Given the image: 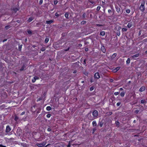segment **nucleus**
<instances>
[{
  "mask_svg": "<svg viewBox=\"0 0 147 147\" xmlns=\"http://www.w3.org/2000/svg\"><path fill=\"white\" fill-rule=\"evenodd\" d=\"M145 1H143L141 3V5L139 9L142 12H144L145 10V8L144 6Z\"/></svg>",
  "mask_w": 147,
  "mask_h": 147,
  "instance_id": "f257e3e1",
  "label": "nucleus"
},
{
  "mask_svg": "<svg viewBox=\"0 0 147 147\" xmlns=\"http://www.w3.org/2000/svg\"><path fill=\"white\" fill-rule=\"evenodd\" d=\"M98 115V112L96 110H95L92 112V115L93 116L94 119L97 118Z\"/></svg>",
  "mask_w": 147,
  "mask_h": 147,
  "instance_id": "f03ea898",
  "label": "nucleus"
},
{
  "mask_svg": "<svg viewBox=\"0 0 147 147\" xmlns=\"http://www.w3.org/2000/svg\"><path fill=\"white\" fill-rule=\"evenodd\" d=\"M46 144V143L45 142H43L41 144H37L36 145L39 147H47L48 145H49L50 144H48L47 145L43 147L44 146H45Z\"/></svg>",
  "mask_w": 147,
  "mask_h": 147,
  "instance_id": "7ed1b4c3",
  "label": "nucleus"
},
{
  "mask_svg": "<svg viewBox=\"0 0 147 147\" xmlns=\"http://www.w3.org/2000/svg\"><path fill=\"white\" fill-rule=\"evenodd\" d=\"M94 78L96 79H99L100 77V76L99 73L98 72H96L94 74Z\"/></svg>",
  "mask_w": 147,
  "mask_h": 147,
  "instance_id": "20e7f679",
  "label": "nucleus"
},
{
  "mask_svg": "<svg viewBox=\"0 0 147 147\" xmlns=\"http://www.w3.org/2000/svg\"><path fill=\"white\" fill-rule=\"evenodd\" d=\"M101 50L103 53L106 52V50L104 46H102L101 47Z\"/></svg>",
  "mask_w": 147,
  "mask_h": 147,
  "instance_id": "39448f33",
  "label": "nucleus"
},
{
  "mask_svg": "<svg viewBox=\"0 0 147 147\" xmlns=\"http://www.w3.org/2000/svg\"><path fill=\"white\" fill-rule=\"evenodd\" d=\"M115 7L117 12L118 13H119L120 11V7H118L117 5H115Z\"/></svg>",
  "mask_w": 147,
  "mask_h": 147,
  "instance_id": "423d86ee",
  "label": "nucleus"
},
{
  "mask_svg": "<svg viewBox=\"0 0 147 147\" xmlns=\"http://www.w3.org/2000/svg\"><path fill=\"white\" fill-rule=\"evenodd\" d=\"M11 130V129L9 126H7L6 127V132H9Z\"/></svg>",
  "mask_w": 147,
  "mask_h": 147,
  "instance_id": "0eeeda50",
  "label": "nucleus"
},
{
  "mask_svg": "<svg viewBox=\"0 0 147 147\" xmlns=\"http://www.w3.org/2000/svg\"><path fill=\"white\" fill-rule=\"evenodd\" d=\"M38 79V77H37L35 76L33 78V79H32V81L33 82H34L36 80Z\"/></svg>",
  "mask_w": 147,
  "mask_h": 147,
  "instance_id": "6e6552de",
  "label": "nucleus"
},
{
  "mask_svg": "<svg viewBox=\"0 0 147 147\" xmlns=\"http://www.w3.org/2000/svg\"><path fill=\"white\" fill-rule=\"evenodd\" d=\"M145 87L143 86L142 87L139 89V91L140 92H143L145 90Z\"/></svg>",
  "mask_w": 147,
  "mask_h": 147,
  "instance_id": "1a4fd4ad",
  "label": "nucleus"
},
{
  "mask_svg": "<svg viewBox=\"0 0 147 147\" xmlns=\"http://www.w3.org/2000/svg\"><path fill=\"white\" fill-rule=\"evenodd\" d=\"M139 56V53L136 54L135 55H133L132 56L133 58H136L138 57Z\"/></svg>",
  "mask_w": 147,
  "mask_h": 147,
  "instance_id": "9d476101",
  "label": "nucleus"
},
{
  "mask_svg": "<svg viewBox=\"0 0 147 147\" xmlns=\"http://www.w3.org/2000/svg\"><path fill=\"white\" fill-rule=\"evenodd\" d=\"M132 25V22L129 23L128 24L127 26L128 28H130L131 27Z\"/></svg>",
  "mask_w": 147,
  "mask_h": 147,
  "instance_id": "9b49d317",
  "label": "nucleus"
},
{
  "mask_svg": "<svg viewBox=\"0 0 147 147\" xmlns=\"http://www.w3.org/2000/svg\"><path fill=\"white\" fill-rule=\"evenodd\" d=\"M120 68V67H117L113 70L114 72H116L119 70Z\"/></svg>",
  "mask_w": 147,
  "mask_h": 147,
  "instance_id": "f8f14e48",
  "label": "nucleus"
},
{
  "mask_svg": "<svg viewBox=\"0 0 147 147\" xmlns=\"http://www.w3.org/2000/svg\"><path fill=\"white\" fill-rule=\"evenodd\" d=\"M53 22V21L52 20L47 21L46 22V23L47 24H50L52 23Z\"/></svg>",
  "mask_w": 147,
  "mask_h": 147,
  "instance_id": "ddd939ff",
  "label": "nucleus"
},
{
  "mask_svg": "<svg viewBox=\"0 0 147 147\" xmlns=\"http://www.w3.org/2000/svg\"><path fill=\"white\" fill-rule=\"evenodd\" d=\"M117 55V54L116 53H114L112 56L111 58L113 59L115 58V57Z\"/></svg>",
  "mask_w": 147,
  "mask_h": 147,
  "instance_id": "4468645a",
  "label": "nucleus"
},
{
  "mask_svg": "<svg viewBox=\"0 0 147 147\" xmlns=\"http://www.w3.org/2000/svg\"><path fill=\"white\" fill-rule=\"evenodd\" d=\"M130 61V59L129 58H128L127 59V60L126 61V63L127 64H129Z\"/></svg>",
  "mask_w": 147,
  "mask_h": 147,
  "instance_id": "2eb2a0df",
  "label": "nucleus"
},
{
  "mask_svg": "<svg viewBox=\"0 0 147 147\" xmlns=\"http://www.w3.org/2000/svg\"><path fill=\"white\" fill-rule=\"evenodd\" d=\"M125 94V92H121L120 94V95L122 96L123 97L124 96Z\"/></svg>",
  "mask_w": 147,
  "mask_h": 147,
  "instance_id": "dca6fc26",
  "label": "nucleus"
},
{
  "mask_svg": "<svg viewBox=\"0 0 147 147\" xmlns=\"http://www.w3.org/2000/svg\"><path fill=\"white\" fill-rule=\"evenodd\" d=\"M105 34V32L104 31H101L100 32V35L102 36H104Z\"/></svg>",
  "mask_w": 147,
  "mask_h": 147,
  "instance_id": "f3484780",
  "label": "nucleus"
},
{
  "mask_svg": "<svg viewBox=\"0 0 147 147\" xmlns=\"http://www.w3.org/2000/svg\"><path fill=\"white\" fill-rule=\"evenodd\" d=\"M33 18L32 17H30L29 18V19L28 20V22H30L32 21L33 20Z\"/></svg>",
  "mask_w": 147,
  "mask_h": 147,
  "instance_id": "a211bd4d",
  "label": "nucleus"
},
{
  "mask_svg": "<svg viewBox=\"0 0 147 147\" xmlns=\"http://www.w3.org/2000/svg\"><path fill=\"white\" fill-rule=\"evenodd\" d=\"M46 109L47 111H49L51 109V108L50 106H47L46 108Z\"/></svg>",
  "mask_w": 147,
  "mask_h": 147,
  "instance_id": "6ab92c4d",
  "label": "nucleus"
},
{
  "mask_svg": "<svg viewBox=\"0 0 147 147\" xmlns=\"http://www.w3.org/2000/svg\"><path fill=\"white\" fill-rule=\"evenodd\" d=\"M96 123L95 121H94L92 122V125L93 126H96Z\"/></svg>",
  "mask_w": 147,
  "mask_h": 147,
  "instance_id": "aec40b11",
  "label": "nucleus"
},
{
  "mask_svg": "<svg viewBox=\"0 0 147 147\" xmlns=\"http://www.w3.org/2000/svg\"><path fill=\"white\" fill-rule=\"evenodd\" d=\"M49 40V39L48 38H46L45 40V42L46 43L48 42Z\"/></svg>",
  "mask_w": 147,
  "mask_h": 147,
  "instance_id": "412c9836",
  "label": "nucleus"
},
{
  "mask_svg": "<svg viewBox=\"0 0 147 147\" xmlns=\"http://www.w3.org/2000/svg\"><path fill=\"white\" fill-rule=\"evenodd\" d=\"M126 12L128 13H130V10L129 9H127L126 10Z\"/></svg>",
  "mask_w": 147,
  "mask_h": 147,
  "instance_id": "4be33fe9",
  "label": "nucleus"
},
{
  "mask_svg": "<svg viewBox=\"0 0 147 147\" xmlns=\"http://www.w3.org/2000/svg\"><path fill=\"white\" fill-rule=\"evenodd\" d=\"M146 102V101L144 100H141V103H142V104H144Z\"/></svg>",
  "mask_w": 147,
  "mask_h": 147,
  "instance_id": "5701e85b",
  "label": "nucleus"
},
{
  "mask_svg": "<svg viewBox=\"0 0 147 147\" xmlns=\"http://www.w3.org/2000/svg\"><path fill=\"white\" fill-rule=\"evenodd\" d=\"M69 15L67 13H66L65 14V16L66 18H67L68 17Z\"/></svg>",
  "mask_w": 147,
  "mask_h": 147,
  "instance_id": "b1692460",
  "label": "nucleus"
},
{
  "mask_svg": "<svg viewBox=\"0 0 147 147\" xmlns=\"http://www.w3.org/2000/svg\"><path fill=\"white\" fill-rule=\"evenodd\" d=\"M115 124L119 126V122L118 121H116L115 122Z\"/></svg>",
  "mask_w": 147,
  "mask_h": 147,
  "instance_id": "393cba45",
  "label": "nucleus"
},
{
  "mask_svg": "<svg viewBox=\"0 0 147 147\" xmlns=\"http://www.w3.org/2000/svg\"><path fill=\"white\" fill-rule=\"evenodd\" d=\"M108 115H111L112 114V112H108Z\"/></svg>",
  "mask_w": 147,
  "mask_h": 147,
  "instance_id": "a878e982",
  "label": "nucleus"
},
{
  "mask_svg": "<svg viewBox=\"0 0 147 147\" xmlns=\"http://www.w3.org/2000/svg\"><path fill=\"white\" fill-rule=\"evenodd\" d=\"M127 30V29L125 28H123L122 29V30L123 31L126 32Z\"/></svg>",
  "mask_w": 147,
  "mask_h": 147,
  "instance_id": "bb28decb",
  "label": "nucleus"
},
{
  "mask_svg": "<svg viewBox=\"0 0 147 147\" xmlns=\"http://www.w3.org/2000/svg\"><path fill=\"white\" fill-rule=\"evenodd\" d=\"M100 6H98L97 7V8H96V10H97V11H99L100 9Z\"/></svg>",
  "mask_w": 147,
  "mask_h": 147,
  "instance_id": "cd10ccee",
  "label": "nucleus"
},
{
  "mask_svg": "<svg viewBox=\"0 0 147 147\" xmlns=\"http://www.w3.org/2000/svg\"><path fill=\"white\" fill-rule=\"evenodd\" d=\"M139 110H136L135 111V113L136 114H137L139 112Z\"/></svg>",
  "mask_w": 147,
  "mask_h": 147,
  "instance_id": "c85d7f7f",
  "label": "nucleus"
},
{
  "mask_svg": "<svg viewBox=\"0 0 147 147\" xmlns=\"http://www.w3.org/2000/svg\"><path fill=\"white\" fill-rule=\"evenodd\" d=\"M57 3H58V1L57 0H55L54 1V4L55 5H56V4H57Z\"/></svg>",
  "mask_w": 147,
  "mask_h": 147,
  "instance_id": "c756f323",
  "label": "nucleus"
},
{
  "mask_svg": "<svg viewBox=\"0 0 147 147\" xmlns=\"http://www.w3.org/2000/svg\"><path fill=\"white\" fill-rule=\"evenodd\" d=\"M119 92H115L114 93V94L115 95H118L119 94Z\"/></svg>",
  "mask_w": 147,
  "mask_h": 147,
  "instance_id": "7c9ffc66",
  "label": "nucleus"
},
{
  "mask_svg": "<svg viewBox=\"0 0 147 147\" xmlns=\"http://www.w3.org/2000/svg\"><path fill=\"white\" fill-rule=\"evenodd\" d=\"M121 104V102H118L117 103V106H119L120 104Z\"/></svg>",
  "mask_w": 147,
  "mask_h": 147,
  "instance_id": "2f4dec72",
  "label": "nucleus"
},
{
  "mask_svg": "<svg viewBox=\"0 0 147 147\" xmlns=\"http://www.w3.org/2000/svg\"><path fill=\"white\" fill-rule=\"evenodd\" d=\"M47 117L48 118H49L50 117H51V115L49 114H48L47 115Z\"/></svg>",
  "mask_w": 147,
  "mask_h": 147,
  "instance_id": "473e14b6",
  "label": "nucleus"
},
{
  "mask_svg": "<svg viewBox=\"0 0 147 147\" xmlns=\"http://www.w3.org/2000/svg\"><path fill=\"white\" fill-rule=\"evenodd\" d=\"M96 129H95V128L93 129L92 130V134H93L94 132L96 131Z\"/></svg>",
  "mask_w": 147,
  "mask_h": 147,
  "instance_id": "72a5a7b5",
  "label": "nucleus"
},
{
  "mask_svg": "<svg viewBox=\"0 0 147 147\" xmlns=\"http://www.w3.org/2000/svg\"><path fill=\"white\" fill-rule=\"evenodd\" d=\"M10 28V26H5V28L6 29H8Z\"/></svg>",
  "mask_w": 147,
  "mask_h": 147,
  "instance_id": "f704fd0d",
  "label": "nucleus"
},
{
  "mask_svg": "<svg viewBox=\"0 0 147 147\" xmlns=\"http://www.w3.org/2000/svg\"><path fill=\"white\" fill-rule=\"evenodd\" d=\"M28 34H31L32 33L31 31L30 30H28Z\"/></svg>",
  "mask_w": 147,
  "mask_h": 147,
  "instance_id": "c9c22d12",
  "label": "nucleus"
},
{
  "mask_svg": "<svg viewBox=\"0 0 147 147\" xmlns=\"http://www.w3.org/2000/svg\"><path fill=\"white\" fill-rule=\"evenodd\" d=\"M39 3L40 4H41L42 3V0H40Z\"/></svg>",
  "mask_w": 147,
  "mask_h": 147,
  "instance_id": "e433bc0d",
  "label": "nucleus"
},
{
  "mask_svg": "<svg viewBox=\"0 0 147 147\" xmlns=\"http://www.w3.org/2000/svg\"><path fill=\"white\" fill-rule=\"evenodd\" d=\"M55 15V16H56L57 17H58L59 16V14L57 13H56Z\"/></svg>",
  "mask_w": 147,
  "mask_h": 147,
  "instance_id": "4c0bfd02",
  "label": "nucleus"
},
{
  "mask_svg": "<svg viewBox=\"0 0 147 147\" xmlns=\"http://www.w3.org/2000/svg\"><path fill=\"white\" fill-rule=\"evenodd\" d=\"M96 25L98 26H102V25L100 24H97Z\"/></svg>",
  "mask_w": 147,
  "mask_h": 147,
  "instance_id": "58836bf2",
  "label": "nucleus"
},
{
  "mask_svg": "<svg viewBox=\"0 0 147 147\" xmlns=\"http://www.w3.org/2000/svg\"><path fill=\"white\" fill-rule=\"evenodd\" d=\"M108 12L109 13H110L111 12V9H109L108 10Z\"/></svg>",
  "mask_w": 147,
  "mask_h": 147,
  "instance_id": "ea45409f",
  "label": "nucleus"
},
{
  "mask_svg": "<svg viewBox=\"0 0 147 147\" xmlns=\"http://www.w3.org/2000/svg\"><path fill=\"white\" fill-rule=\"evenodd\" d=\"M86 21H83L82 22H81V23L82 24H84L85 23H86Z\"/></svg>",
  "mask_w": 147,
  "mask_h": 147,
  "instance_id": "a19ab883",
  "label": "nucleus"
},
{
  "mask_svg": "<svg viewBox=\"0 0 147 147\" xmlns=\"http://www.w3.org/2000/svg\"><path fill=\"white\" fill-rule=\"evenodd\" d=\"M21 48H22V46L21 45V46H20L19 47V50H21Z\"/></svg>",
  "mask_w": 147,
  "mask_h": 147,
  "instance_id": "79ce46f5",
  "label": "nucleus"
},
{
  "mask_svg": "<svg viewBox=\"0 0 147 147\" xmlns=\"http://www.w3.org/2000/svg\"><path fill=\"white\" fill-rule=\"evenodd\" d=\"M85 50L86 51H88V48H86L85 49Z\"/></svg>",
  "mask_w": 147,
  "mask_h": 147,
  "instance_id": "37998d69",
  "label": "nucleus"
},
{
  "mask_svg": "<svg viewBox=\"0 0 147 147\" xmlns=\"http://www.w3.org/2000/svg\"><path fill=\"white\" fill-rule=\"evenodd\" d=\"M24 113H25V112H23L22 113H21V115H24Z\"/></svg>",
  "mask_w": 147,
  "mask_h": 147,
  "instance_id": "c03bdc74",
  "label": "nucleus"
},
{
  "mask_svg": "<svg viewBox=\"0 0 147 147\" xmlns=\"http://www.w3.org/2000/svg\"><path fill=\"white\" fill-rule=\"evenodd\" d=\"M119 90H123V89L122 88H120Z\"/></svg>",
  "mask_w": 147,
  "mask_h": 147,
  "instance_id": "a18cd8bd",
  "label": "nucleus"
},
{
  "mask_svg": "<svg viewBox=\"0 0 147 147\" xmlns=\"http://www.w3.org/2000/svg\"><path fill=\"white\" fill-rule=\"evenodd\" d=\"M0 147H5V146H3L2 145L0 144Z\"/></svg>",
  "mask_w": 147,
  "mask_h": 147,
  "instance_id": "49530a36",
  "label": "nucleus"
},
{
  "mask_svg": "<svg viewBox=\"0 0 147 147\" xmlns=\"http://www.w3.org/2000/svg\"><path fill=\"white\" fill-rule=\"evenodd\" d=\"M70 142L69 143V144L67 145V146L69 147L70 146Z\"/></svg>",
  "mask_w": 147,
  "mask_h": 147,
  "instance_id": "de8ad7c7",
  "label": "nucleus"
},
{
  "mask_svg": "<svg viewBox=\"0 0 147 147\" xmlns=\"http://www.w3.org/2000/svg\"><path fill=\"white\" fill-rule=\"evenodd\" d=\"M47 130H48V131H51V129H50V128H48V129Z\"/></svg>",
  "mask_w": 147,
  "mask_h": 147,
  "instance_id": "09e8293b",
  "label": "nucleus"
},
{
  "mask_svg": "<svg viewBox=\"0 0 147 147\" xmlns=\"http://www.w3.org/2000/svg\"><path fill=\"white\" fill-rule=\"evenodd\" d=\"M117 35L118 36H119L120 33H117Z\"/></svg>",
  "mask_w": 147,
  "mask_h": 147,
  "instance_id": "8fccbe9b",
  "label": "nucleus"
},
{
  "mask_svg": "<svg viewBox=\"0 0 147 147\" xmlns=\"http://www.w3.org/2000/svg\"><path fill=\"white\" fill-rule=\"evenodd\" d=\"M102 125H103V124H100V127H102Z\"/></svg>",
  "mask_w": 147,
  "mask_h": 147,
  "instance_id": "3c124183",
  "label": "nucleus"
},
{
  "mask_svg": "<svg viewBox=\"0 0 147 147\" xmlns=\"http://www.w3.org/2000/svg\"><path fill=\"white\" fill-rule=\"evenodd\" d=\"M110 81H111V82H113V80H112V79H111V80H110Z\"/></svg>",
  "mask_w": 147,
  "mask_h": 147,
  "instance_id": "603ef678",
  "label": "nucleus"
},
{
  "mask_svg": "<svg viewBox=\"0 0 147 147\" xmlns=\"http://www.w3.org/2000/svg\"><path fill=\"white\" fill-rule=\"evenodd\" d=\"M131 83V81H129L128 82V84H130Z\"/></svg>",
  "mask_w": 147,
  "mask_h": 147,
  "instance_id": "864d4df0",
  "label": "nucleus"
},
{
  "mask_svg": "<svg viewBox=\"0 0 147 147\" xmlns=\"http://www.w3.org/2000/svg\"><path fill=\"white\" fill-rule=\"evenodd\" d=\"M90 90L91 91L92 90V87H90Z\"/></svg>",
  "mask_w": 147,
  "mask_h": 147,
  "instance_id": "5fc2aeb1",
  "label": "nucleus"
},
{
  "mask_svg": "<svg viewBox=\"0 0 147 147\" xmlns=\"http://www.w3.org/2000/svg\"><path fill=\"white\" fill-rule=\"evenodd\" d=\"M133 122L134 123H136V120H134L133 121Z\"/></svg>",
  "mask_w": 147,
  "mask_h": 147,
  "instance_id": "6e6d98bb",
  "label": "nucleus"
},
{
  "mask_svg": "<svg viewBox=\"0 0 147 147\" xmlns=\"http://www.w3.org/2000/svg\"><path fill=\"white\" fill-rule=\"evenodd\" d=\"M85 16V14H83V17H84V16Z\"/></svg>",
  "mask_w": 147,
  "mask_h": 147,
  "instance_id": "4d7b16f0",
  "label": "nucleus"
},
{
  "mask_svg": "<svg viewBox=\"0 0 147 147\" xmlns=\"http://www.w3.org/2000/svg\"><path fill=\"white\" fill-rule=\"evenodd\" d=\"M79 46H82V45L81 44H79Z\"/></svg>",
  "mask_w": 147,
  "mask_h": 147,
  "instance_id": "13d9d810",
  "label": "nucleus"
},
{
  "mask_svg": "<svg viewBox=\"0 0 147 147\" xmlns=\"http://www.w3.org/2000/svg\"><path fill=\"white\" fill-rule=\"evenodd\" d=\"M84 63L85 64V63H86V60H84Z\"/></svg>",
  "mask_w": 147,
  "mask_h": 147,
  "instance_id": "bf43d9fd",
  "label": "nucleus"
},
{
  "mask_svg": "<svg viewBox=\"0 0 147 147\" xmlns=\"http://www.w3.org/2000/svg\"><path fill=\"white\" fill-rule=\"evenodd\" d=\"M27 41V39H25V41Z\"/></svg>",
  "mask_w": 147,
  "mask_h": 147,
  "instance_id": "052dcab7",
  "label": "nucleus"
},
{
  "mask_svg": "<svg viewBox=\"0 0 147 147\" xmlns=\"http://www.w3.org/2000/svg\"><path fill=\"white\" fill-rule=\"evenodd\" d=\"M6 40H5L3 41V42H4L5 41H6Z\"/></svg>",
  "mask_w": 147,
  "mask_h": 147,
  "instance_id": "680f3d73",
  "label": "nucleus"
},
{
  "mask_svg": "<svg viewBox=\"0 0 147 147\" xmlns=\"http://www.w3.org/2000/svg\"><path fill=\"white\" fill-rule=\"evenodd\" d=\"M90 82H92V80H90Z\"/></svg>",
  "mask_w": 147,
  "mask_h": 147,
  "instance_id": "e2e57ef3",
  "label": "nucleus"
},
{
  "mask_svg": "<svg viewBox=\"0 0 147 147\" xmlns=\"http://www.w3.org/2000/svg\"><path fill=\"white\" fill-rule=\"evenodd\" d=\"M84 82V81H82V83H83V82Z\"/></svg>",
  "mask_w": 147,
  "mask_h": 147,
  "instance_id": "0e129e2a",
  "label": "nucleus"
},
{
  "mask_svg": "<svg viewBox=\"0 0 147 147\" xmlns=\"http://www.w3.org/2000/svg\"><path fill=\"white\" fill-rule=\"evenodd\" d=\"M94 88H93L92 87V90H93Z\"/></svg>",
  "mask_w": 147,
  "mask_h": 147,
  "instance_id": "69168bd1",
  "label": "nucleus"
},
{
  "mask_svg": "<svg viewBox=\"0 0 147 147\" xmlns=\"http://www.w3.org/2000/svg\"><path fill=\"white\" fill-rule=\"evenodd\" d=\"M139 34H140V32H139Z\"/></svg>",
  "mask_w": 147,
  "mask_h": 147,
  "instance_id": "338daca9",
  "label": "nucleus"
},
{
  "mask_svg": "<svg viewBox=\"0 0 147 147\" xmlns=\"http://www.w3.org/2000/svg\"><path fill=\"white\" fill-rule=\"evenodd\" d=\"M146 52L147 53V51H146Z\"/></svg>",
  "mask_w": 147,
  "mask_h": 147,
  "instance_id": "774afa93",
  "label": "nucleus"
}]
</instances>
